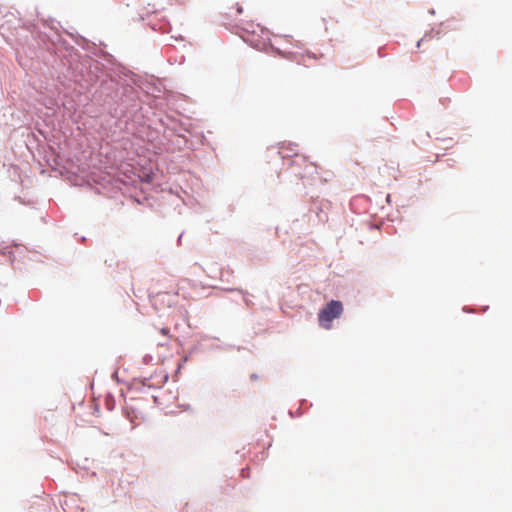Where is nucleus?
<instances>
[{
    "instance_id": "f257e3e1",
    "label": "nucleus",
    "mask_w": 512,
    "mask_h": 512,
    "mask_svg": "<svg viewBox=\"0 0 512 512\" xmlns=\"http://www.w3.org/2000/svg\"><path fill=\"white\" fill-rule=\"evenodd\" d=\"M343 312V305L340 301H330L318 314L319 325L325 329L332 327V321L339 318Z\"/></svg>"
},
{
    "instance_id": "f03ea898",
    "label": "nucleus",
    "mask_w": 512,
    "mask_h": 512,
    "mask_svg": "<svg viewBox=\"0 0 512 512\" xmlns=\"http://www.w3.org/2000/svg\"><path fill=\"white\" fill-rule=\"evenodd\" d=\"M315 60L316 58L314 56H311L310 54L307 55H301L297 61L299 63H302L303 65H308V60Z\"/></svg>"
},
{
    "instance_id": "7ed1b4c3",
    "label": "nucleus",
    "mask_w": 512,
    "mask_h": 512,
    "mask_svg": "<svg viewBox=\"0 0 512 512\" xmlns=\"http://www.w3.org/2000/svg\"><path fill=\"white\" fill-rule=\"evenodd\" d=\"M160 332H161V334H162V335H164V336H168V337L170 336V335H169V329H168V328H162V329L160 330Z\"/></svg>"
}]
</instances>
